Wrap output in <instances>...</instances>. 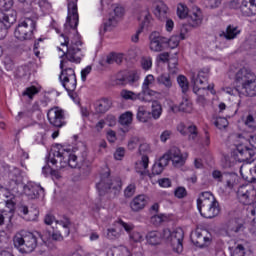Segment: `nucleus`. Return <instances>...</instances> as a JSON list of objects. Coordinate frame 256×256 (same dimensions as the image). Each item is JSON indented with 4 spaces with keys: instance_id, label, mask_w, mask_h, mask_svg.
<instances>
[{
    "instance_id": "20",
    "label": "nucleus",
    "mask_w": 256,
    "mask_h": 256,
    "mask_svg": "<svg viewBox=\"0 0 256 256\" xmlns=\"http://www.w3.org/2000/svg\"><path fill=\"white\" fill-rule=\"evenodd\" d=\"M191 241L196 247L203 248L209 243L210 239L207 237V231L196 229L191 235Z\"/></svg>"
},
{
    "instance_id": "57",
    "label": "nucleus",
    "mask_w": 256,
    "mask_h": 256,
    "mask_svg": "<svg viewBox=\"0 0 256 256\" xmlns=\"http://www.w3.org/2000/svg\"><path fill=\"white\" fill-rule=\"evenodd\" d=\"M222 1L223 0H205V5L210 9H217V7L221 5Z\"/></svg>"
},
{
    "instance_id": "42",
    "label": "nucleus",
    "mask_w": 256,
    "mask_h": 256,
    "mask_svg": "<svg viewBox=\"0 0 256 256\" xmlns=\"http://www.w3.org/2000/svg\"><path fill=\"white\" fill-rule=\"evenodd\" d=\"M177 83L180 89H182V93H187V91H189V81L187 80V77L179 75L177 77Z\"/></svg>"
},
{
    "instance_id": "22",
    "label": "nucleus",
    "mask_w": 256,
    "mask_h": 256,
    "mask_svg": "<svg viewBox=\"0 0 256 256\" xmlns=\"http://www.w3.org/2000/svg\"><path fill=\"white\" fill-rule=\"evenodd\" d=\"M141 19H143V21L140 24V28L136 31V34L132 36L133 43L139 42V35L143 33V29H145V27H149V25L151 24V14L149 13V11H142L139 20Z\"/></svg>"
},
{
    "instance_id": "46",
    "label": "nucleus",
    "mask_w": 256,
    "mask_h": 256,
    "mask_svg": "<svg viewBox=\"0 0 256 256\" xmlns=\"http://www.w3.org/2000/svg\"><path fill=\"white\" fill-rule=\"evenodd\" d=\"M164 221H167V216L165 215H154L150 218V222L152 225H155V227H159Z\"/></svg>"
},
{
    "instance_id": "30",
    "label": "nucleus",
    "mask_w": 256,
    "mask_h": 256,
    "mask_svg": "<svg viewBox=\"0 0 256 256\" xmlns=\"http://www.w3.org/2000/svg\"><path fill=\"white\" fill-rule=\"evenodd\" d=\"M149 167V156L143 155L141 161L136 162L135 171L139 173L141 177L147 175V168Z\"/></svg>"
},
{
    "instance_id": "31",
    "label": "nucleus",
    "mask_w": 256,
    "mask_h": 256,
    "mask_svg": "<svg viewBox=\"0 0 256 256\" xmlns=\"http://www.w3.org/2000/svg\"><path fill=\"white\" fill-rule=\"evenodd\" d=\"M145 205H147V198H145V195L135 197L130 203V207L134 212L145 209Z\"/></svg>"
},
{
    "instance_id": "37",
    "label": "nucleus",
    "mask_w": 256,
    "mask_h": 256,
    "mask_svg": "<svg viewBox=\"0 0 256 256\" xmlns=\"http://www.w3.org/2000/svg\"><path fill=\"white\" fill-rule=\"evenodd\" d=\"M158 85H163L165 89L169 90L173 87V78L171 74H161L156 78Z\"/></svg>"
},
{
    "instance_id": "26",
    "label": "nucleus",
    "mask_w": 256,
    "mask_h": 256,
    "mask_svg": "<svg viewBox=\"0 0 256 256\" xmlns=\"http://www.w3.org/2000/svg\"><path fill=\"white\" fill-rule=\"evenodd\" d=\"M227 233H241L245 230L243 220L239 218L231 219L226 224Z\"/></svg>"
},
{
    "instance_id": "62",
    "label": "nucleus",
    "mask_w": 256,
    "mask_h": 256,
    "mask_svg": "<svg viewBox=\"0 0 256 256\" xmlns=\"http://www.w3.org/2000/svg\"><path fill=\"white\" fill-rule=\"evenodd\" d=\"M125 197H133L135 195V184H130L127 186V188L124 190Z\"/></svg>"
},
{
    "instance_id": "13",
    "label": "nucleus",
    "mask_w": 256,
    "mask_h": 256,
    "mask_svg": "<svg viewBox=\"0 0 256 256\" xmlns=\"http://www.w3.org/2000/svg\"><path fill=\"white\" fill-rule=\"evenodd\" d=\"M197 207L200 215L205 219H213L217 217L221 211L217 200H214L213 202L205 201L204 204H199Z\"/></svg>"
},
{
    "instance_id": "3",
    "label": "nucleus",
    "mask_w": 256,
    "mask_h": 256,
    "mask_svg": "<svg viewBox=\"0 0 256 256\" xmlns=\"http://www.w3.org/2000/svg\"><path fill=\"white\" fill-rule=\"evenodd\" d=\"M39 239H43V235H41V233L21 230L14 235L13 244L19 253L27 255L29 253H33V251L37 249Z\"/></svg>"
},
{
    "instance_id": "12",
    "label": "nucleus",
    "mask_w": 256,
    "mask_h": 256,
    "mask_svg": "<svg viewBox=\"0 0 256 256\" xmlns=\"http://www.w3.org/2000/svg\"><path fill=\"white\" fill-rule=\"evenodd\" d=\"M79 25V13L77 12V0H68V16L66 18L65 33H67V28L77 29Z\"/></svg>"
},
{
    "instance_id": "29",
    "label": "nucleus",
    "mask_w": 256,
    "mask_h": 256,
    "mask_svg": "<svg viewBox=\"0 0 256 256\" xmlns=\"http://www.w3.org/2000/svg\"><path fill=\"white\" fill-rule=\"evenodd\" d=\"M169 11V8L163 1H159L155 5L154 9V15L159 19L160 21H165L167 19V12Z\"/></svg>"
},
{
    "instance_id": "23",
    "label": "nucleus",
    "mask_w": 256,
    "mask_h": 256,
    "mask_svg": "<svg viewBox=\"0 0 256 256\" xmlns=\"http://www.w3.org/2000/svg\"><path fill=\"white\" fill-rule=\"evenodd\" d=\"M240 11L244 17H253L256 15V0H243Z\"/></svg>"
},
{
    "instance_id": "6",
    "label": "nucleus",
    "mask_w": 256,
    "mask_h": 256,
    "mask_svg": "<svg viewBox=\"0 0 256 256\" xmlns=\"http://www.w3.org/2000/svg\"><path fill=\"white\" fill-rule=\"evenodd\" d=\"M37 27V20L33 18H25L22 22H20L15 31L14 36L18 41H29V39H33V31Z\"/></svg>"
},
{
    "instance_id": "21",
    "label": "nucleus",
    "mask_w": 256,
    "mask_h": 256,
    "mask_svg": "<svg viewBox=\"0 0 256 256\" xmlns=\"http://www.w3.org/2000/svg\"><path fill=\"white\" fill-rule=\"evenodd\" d=\"M237 157L240 163H251V159L255 157V150L246 146L237 147Z\"/></svg>"
},
{
    "instance_id": "10",
    "label": "nucleus",
    "mask_w": 256,
    "mask_h": 256,
    "mask_svg": "<svg viewBox=\"0 0 256 256\" xmlns=\"http://www.w3.org/2000/svg\"><path fill=\"white\" fill-rule=\"evenodd\" d=\"M17 21V11H0V40L7 37V30Z\"/></svg>"
},
{
    "instance_id": "32",
    "label": "nucleus",
    "mask_w": 256,
    "mask_h": 256,
    "mask_svg": "<svg viewBox=\"0 0 256 256\" xmlns=\"http://www.w3.org/2000/svg\"><path fill=\"white\" fill-rule=\"evenodd\" d=\"M119 123L122 125L121 131L123 133H128L129 132V125L133 123V113L132 112H125L119 117Z\"/></svg>"
},
{
    "instance_id": "16",
    "label": "nucleus",
    "mask_w": 256,
    "mask_h": 256,
    "mask_svg": "<svg viewBox=\"0 0 256 256\" xmlns=\"http://www.w3.org/2000/svg\"><path fill=\"white\" fill-rule=\"evenodd\" d=\"M18 210L23 214L25 221H37L39 219V208L36 205L27 206L20 204Z\"/></svg>"
},
{
    "instance_id": "5",
    "label": "nucleus",
    "mask_w": 256,
    "mask_h": 256,
    "mask_svg": "<svg viewBox=\"0 0 256 256\" xmlns=\"http://www.w3.org/2000/svg\"><path fill=\"white\" fill-rule=\"evenodd\" d=\"M121 179L115 178L111 179V173L109 171L100 175V181L96 183V188L99 195H107L110 193L113 197H117L121 193Z\"/></svg>"
},
{
    "instance_id": "58",
    "label": "nucleus",
    "mask_w": 256,
    "mask_h": 256,
    "mask_svg": "<svg viewBox=\"0 0 256 256\" xmlns=\"http://www.w3.org/2000/svg\"><path fill=\"white\" fill-rule=\"evenodd\" d=\"M129 237L133 243H141V241H143V235H141L139 232H131Z\"/></svg>"
},
{
    "instance_id": "34",
    "label": "nucleus",
    "mask_w": 256,
    "mask_h": 256,
    "mask_svg": "<svg viewBox=\"0 0 256 256\" xmlns=\"http://www.w3.org/2000/svg\"><path fill=\"white\" fill-rule=\"evenodd\" d=\"M163 239V231H150L146 235V240L149 245H159Z\"/></svg>"
},
{
    "instance_id": "25",
    "label": "nucleus",
    "mask_w": 256,
    "mask_h": 256,
    "mask_svg": "<svg viewBox=\"0 0 256 256\" xmlns=\"http://www.w3.org/2000/svg\"><path fill=\"white\" fill-rule=\"evenodd\" d=\"M209 77V70L206 71H200L198 72L197 77H195V74L192 76V83H193V93L197 95L198 91H201V88H199V85H203L204 83H207V79Z\"/></svg>"
},
{
    "instance_id": "1",
    "label": "nucleus",
    "mask_w": 256,
    "mask_h": 256,
    "mask_svg": "<svg viewBox=\"0 0 256 256\" xmlns=\"http://www.w3.org/2000/svg\"><path fill=\"white\" fill-rule=\"evenodd\" d=\"M50 163L52 165H57L58 161L60 163V169H65V167H70L71 169H79V176L81 179H87L91 175V171L93 166L91 165V161L84 158L79 165V161L77 160V155L71 152V150L61 149V145H57V150H52L49 154Z\"/></svg>"
},
{
    "instance_id": "47",
    "label": "nucleus",
    "mask_w": 256,
    "mask_h": 256,
    "mask_svg": "<svg viewBox=\"0 0 256 256\" xmlns=\"http://www.w3.org/2000/svg\"><path fill=\"white\" fill-rule=\"evenodd\" d=\"M214 125L217 129H225L229 125V121L225 117H217Z\"/></svg>"
},
{
    "instance_id": "36",
    "label": "nucleus",
    "mask_w": 256,
    "mask_h": 256,
    "mask_svg": "<svg viewBox=\"0 0 256 256\" xmlns=\"http://www.w3.org/2000/svg\"><path fill=\"white\" fill-rule=\"evenodd\" d=\"M95 105L96 113H107V111L111 109L112 103L109 99L102 98L101 100L97 101Z\"/></svg>"
},
{
    "instance_id": "38",
    "label": "nucleus",
    "mask_w": 256,
    "mask_h": 256,
    "mask_svg": "<svg viewBox=\"0 0 256 256\" xmlns=\"http://www.w3.org/2000/svg\"><path fill=\"white\" fill-rule=\"evenodd\" d=\"M137 119L141 123H147L151 119V112L147 111L145 107L140 106L137 112Z\"/></svg>"
},
{
    "instance_id": "33",
    "label": "nucleus",
    "mask_w": 256,
    "mask_h": 256,
    "mask_svg": "<svg viewBox=\"0 0 256 256\" xmlns=\"http://www.w3.org/2000/svg\"><path fill=\"white\" fill-rule=\"evenodd\" d=\"M225 189H235L239 185V176L235 173L224 174Z\"/></svg>"
},
{
    "instance_id": "35",
    "label": "nucleus",
    "mask_w": 256,
    "mask_h": 256,
    "mask_svg": "<svg viewBox=\"0 0 256 256\" xmlns=\"http://www.w3.org/2000/svg\"><path fill=\"white\" fill-rule=\"evenodd\" d=\"M239 33H241V30H239V28L229 25L226 28V31L220 33V37H224V39H227V41H231L235 39L237 35H239Z\"/></svg>"
},
{
    "instance_id": "4",
    "label": "nucleus",
    "mask_w": 256,
    "mask_h": 256,
    "mask_svg": "<svg viewBox=\"0 0 256 256\" xmlns=\"http://www.w3.org/2000/svg\"><path fill=\"white\" fill-rule=\"evenodd\" d=\"M61 37H64V42L61 43L62 47H67V51H63L62 56L60 58L62 59L60 62V69L61 73L63 71H69V69H73L69 67L70 63H81V48H79V45H81V42H75L69 44V37L65 36V34H61Z\"/></svg>"
},
{
    "instance_id": "48",
    "label": "nucleus",
    "mask_w": 256,
    "mask_h": 256,
    "mask_svg": "<svg viewBox=\"0 0 256 256\" xmlns=\"http://www.w3.org/2000/svg\"><path fill=\"white\" fill-rule=\"evenodd\" d=\"M245 125L252 129H256V112L247 115Z\"/></svg>"
},
{
    "instance_id": "11",
    "label": "nucleus",
    "mask_w": 256,
    "mask_h": 256,
    "mask_svg": "<svg viewBox=\"0 0 256 256\" xmlns=\"http://www.w3.org/2000/svg\"><path fill=\"white\" fill-rule=\"evenodd\" d=\"M60 82L62 87L68 92L73 93L77 89V75L75 74L74 69H68L63 71L59 75Z\"/></svg>"
},
{
    "instance_id": "41",
    "label": "nucleus",
    "mask_w": 256,
    "mask_h": 256,
    "mask_svg": "<svg viewBox=\"0 0 256 256\" xmlns=\"http://www.w3.org/2000/svg\"><path fill=\"white\" fill-rule=\"evenodd\" d=\"M187 135L189 141H197V138L199 137V130L194 124L187 126Z\"/></svg>"
},
{
    "instance_id": "50",
    "label": "nucleus",
    "mask_w": 256,
    "mask_h": 256,
    "mask_svg": "<svg viewBox=\"0 0 256 256\" xmlns=\"http://www.w3.org/2000/svg\"><path fill=\"white\" fill-rule=\"evenodd\" d=\"M163 167L160 163L156 162L154 163L152 167V173L149 174V177H155V175H161L163 173Z\"/></svg>"
},
{
    "instance_id": "24",
    "label": "nucleus",
    "mask_w": 256,
    "mask_h": 256,
    "mask_svg": "<svg viewBox=\"0 0 256 256\" xmlns=\"http://www.w3.org/2000/svg\"><path fill=\"white\" fill-rule=\"evenodd\" d=\"M139 81V73L133 71L126 76L117 75L116 85H135Z\"/></svg>"
},
{
    "instance_id": "64",
    "label": "nucleus",
    "mask_w": 256,
    "mask_h": 256,
    "mask_svg": "<svg viewBox=\"0 0 256 256\" xmlns=\"http://www.w3.org/2000/svg\"><path fill=\"white\" fill-rule=\"evenodd\" d=\"M179 111L189 113V111H191V104H189V101L185 100L184 102L180 103Z\"/></svg>"
},
{
    "instance_id": "54",
    "label": "nucleus",
    "mask_w": 256,
    "mask_h": 256,
    "mask_svg": "<svg viewBox=\"0 0 256 256\" xmlns=\"http://www.w3.org/2000/svg\"><path fill=\"white\" fill-rule=\"evenodd\" d=\"M212 177L215 181H218V183H224L225 181V174L221 173L219 170H214L212 172Z\"/></svg>"
},
{
    "instance_id": "59",
    "label": "nucleus",
    "mask_w": 256,
    "mask_h": 256,
    "mask_svg": "<svg viewBox=\"0 0 256 256\" xmlns=\"http://www.w3.org/2000/svg\"><path fill=\"white\" fill-rule=\"evenodd\" d=\"M137 145H139V137L134 136L128 142V149L133 151V149H136Z\"/></svg>"
},
{
    "instance_id": "55",
    "label": "nucleus",
    "mask_w": 256,
    "mask_h": 256,
    "mask_svg": "<svg viewBox=\"0 0 256 256\" xmlns=\"http://www.w3.org/2000/svg\"><path fill=\"white\" fill-rule=\"evenodd\" d=\"M174 195L175 197H177V199H183L184 197H187V190L185 189V187H178L174 191Z\"/></svg>"
},
{
    "instance_id": "17",
    "label": "nucleus",
    "mask_w": 256,
    "mask_h": 256,
    "mask_svg": "<svg viewBox=\"0 0 256 256\" xmlns=\"http://www.w3.org/2000/svg\"><path fill=\"white\" fill-rule=\"evenodd\" d=\"M170 161H172L174 167H183L185 161H187V154H181V150L177 146H173L168 151Z\"/></svg>"
},
{
    "instance_id": "45",
    "label": "nucleus",
    "mask_w": 256,
    "mask_h": 256,
    "mask_svg": "<svg viewBox=\"0 0 256 256\" xmlns=\"http://www.w3.org/2000/svg\"><path fill=\"white\" fill-rule=\"evenodd\" d=\"M37 93H39V89H37V87L35 86H31L28 87L24 90V92L22 93L23 97H29V99H33V97H35V95H37Z\"/></svg>"
},
{
    "instance_id": "52",
    "label": "nucleus",
    "mask_w": 256,
    "mask_h": 256,
    "mask_svg": "<svg viewBox=\"0 0 256 256\" xmlns=\"http://www.w3.org/2000/svg\"><path fill=\"white\" fill-rule=\"evenodd\" d=\"M226 93H228V95H239V97H243V94H241V86L237 84L234 88H226Z\"/></svg>"
},
{
    "instance_id": "28",
    "label": "nucleus",
    "mask_w": 256,
    "mask_h": 256,
    "mask_svg": "<svg viewBox=\"0 0 256 256\" xmlns=\"http://www.w3.org/2000/svg\"><path fill=\"white\" fill-rule=\"evenodd\" d=\"M242 97H255L256 96V76L244 87H240Z\"/></svg>"
},
{
    "instance_id": "18",
    "label": "nucleus",
    "mask_w": 256,
    "mask_h": 256,
    "mask_svg": "<svg viewBox=\"0 0 256 256\" xmlns=\"http://www.w3.org/2000/svg\"><path fill=\"white\" fill-rule=\"evenodd\" d=\"M254 190L251 186H240L237 191V197L242 205H251L253 203Z\"/></svg>"
},
{
    "instance_id": "43",
    "label": "nucleus",
    "mask_w": 256,
    "mask_h": 256,
    "mask_svg": "<svg viewBox=\"0 0 256 256\" xmlns=\"http://www.w3.org/2000/svg\"><path fill=\"white\" fill-rule=\"evenodd\" d=\"M163 113V108L161 107V104L159 102L154 101L152 103V117L153 119H159L161 117V114Z\"/></svg>"
},
{
    "instance_id": "7",
    "label": "nucleus",
    "mask_w": 256,
    "mask_h": 256,
    "mask_svg": "<svg viewBox=\"0 0 256 256\" xmlns=\"http://www.w3.org/2000/svg\"><path fill=\"white\" fill-rule=\"evenodd\" d=\"M185 233L183 229L176 228L173 231L171 229L165 228L163 230V239L166 243H169L176 253H181L183 251V239Z\"/></svg>"
},
{
    "instance_id": "15",
    "label": "nucleus",
    "mask_w": 256,
    "mask_h": 256,
    "mask_svg": "<svg viewBox=\"0 0 256 256\" xmlns=\"http://www.w3.org/2000/svg\"><path fill=\"white\" fill-rule=\"evenodd\" d=\"M47 118L53 127L61 128L65 125V112L57 107L48 111Z\"/></svg>"
},
{
    "instance_id": "44",
    "label": "nucleus",
    "mask_w": 256,
    "mask_h": 256,
    "mask_svg": "<svg viewBox=\"0 0 256 256\" xmlns=\"http://www.w3.org/2000/svg\"><path fill=\"white\" fill-rule=\"evenodd\" d=\"M183 39H185L183 34H180L179 36L175 35V36H172L171 38H168V47H170L171 49H175V47L179 45V41Z\"/></svg>"
},
{
    "instance_id": "56",
    "label": "nucleus",
    "mask_w": 256,
    "mask_h": 256,
    "mask_svg": "<svg viewBox=\"0 0 256 256\" xmlns=\"http://www.w3.org/2000/svg\"><path fill=\"white\" fill-rule=\"evenodd\" d=\"M120 236H121V234H119V232H117V230L115 228H110L107 230L106 237L108 239H111V240L119 239Z\"/></svg>"
},
{
    "instance_id": "8",
    "label": "nucleus",
    "mask_w": 256,
    "mask_h": 256,
    "mask_svg": "<svg viewBox=\"0 0 256 256\" xmlns=\"http://www.w3.org/2000/svg\"><path fill=\"white\" fill-rule=\"evenodd\" d=\"M125 14V9L123 7H116L114 10L108 15L107 18L103 20V23L100 27V35H105L107 31H111L113 27H117V23L121 21V17Z\"/></svg>"
},
{
    "instance_id": "60",
    "label": "nucleus",
    "mask_w": 256,
    "mask_h": 256,
    "mask_svg": "<svg viewBox=\"0 0 256 256\" xmlns=\"http://www.w3.org/2000/svg\"><path fill=\"white\" fill-rule=\"evenodd\" d=\"M13 7V0H0V9H5L9 11Z\"/></svg>"
},
{
    "instance_id": "40",
    "label": "nucleus",
    "mask_w": 256,
    "mask_h": 256,
    "mask_svg": "<svg viewBox=\"0 0 256 256\" xmlns=\"http://www.w3.org/2000/svg\"><path fill=\"white\" fill-rule=\"evenodd\" d=\"M33 117V111L31 110H22L18 112V114L15 116V121L17 123H21V121H27V119H31Z\"/></svg>"
},
{
    "instance_id": "53",
    "label": "nucleus",
    "mask_w": 256,
    "mask_h": 256,
    "mask_svg": "<svg viewBox=\"0 0 256 256\" xmlns=\"http://www.w3.org/2000/svg\"><path fill=\"white\" fill-rule=\"evenodd\" d=\"M141 65H142V68L145 69V71H149V69L153 67V61L151 60V57L142 58Z\"/></svg>"
},
{
    "instance_id": "2",
    "label": "nucleus",
    "mask_w": 256,
    "mask_h": 256,
    "mask_svg": "<svg viewBox=\"0 0 256 256\" xmlns=\"http://www.w3.org/2000/svg\"><path fill=\"white\" fill-rule=\"evenodd\" d=\"M10 179V189L14 193H19L23 189L25 195L29 199H39L41 195H45V189L36 183L30 182L28 184H23V176L21 175V170L14 168L9 172Z\"/></svg>"
},
{
    "instance_id": "14",
    "label": "nucleus",
    "mask_w": 256,
    "mask_h": 256,
    "mask_svg": "<svg viewBox=\"0 0 256 256\" xmlns=\"http://www.w3.org/2000/svg\"><path fill=\"white\" fill-rule=\"evenodd\" d=\"M169 47V38L161 36L159 32H153L150 35V49L155 53L165 51Z\"/></svg>"
},
{
    "instance_id": "39",
    "label": "nucleus",
    "mask_w": 256,
    "mask_h": 256,
    "mask_svg": "<svg viewBox=\"0 0 256 256\" xmlns=\"http://www.w3.org/2000/svg\"><path fill=\"white\" fill-rule=\"evenodd\" d=\"M205 201L212 203L213 201H217V199H215V196L211 192H202L197 199V205H204Z\"/></svg>"
},
{
    "instance_id": "61",
    "label": "nucleus",
    "mask_w": 256,
    "mask_h": 256,
    "mask_svg": "<svg viewBox=\"0 0 256 256\" xmlns=\"http://www.w3.org/2000/svg\"><path fill=\"white\" fill-rule=\"evenodd\" d=\"M140 155H147V153H151V147L147 143L140 144L139 146Z\"/></svg>"
},
{
    "instance_id": "9",
    "label": "nucleus",
    "mask_w": 256,
    "mask_h": 256,
    "mask_svg": "<svg viewBox=\"0 0 256 256\" xmlns=\"http://www.w3.org/2000/svg\"><path fill=\"white\" fill-rule=\"evenodd\" d=\"M177 15L179 19H185L188 17L190 27H199L203 21V15H201V9L196 8V11L189 14V9L183 4H179L177 8Z\"/></svg>"
},
{
    "instance_id": "49",
    "label": "nucleus",
    "mask_w": 256,
    "mask_h": 256,
    "mask_svg": "<svg viewBox=\"0 0 256 256\" xmlns=\"http://www.w3.org/2000/svg\"><path fill=\"white\" fill-rule=\"evenodd\" d=\"M22 125H23V129H27L29 127H35V125H38L40 128L43 127V124H40L39 122L34 120L33 116L31 118H26V120Z\"/></svg>"
},
{
    "instance_id": "63",
    "label": "nucleus",
    "mask_w": 256,
    "mask_h": 256,
    "mask_svg": "<svg viewBox=\"0 0 256 256\" xmlns=\"http://www.w3.org/2000/svg\"><path fill=\"white\" fill-rule=\"evenodd\" d=\"M123 157H125V148L120 147L115 151L114 159H116V161H121Z\"/></svg>"
},
{
    "instance_id": "51",
    "label": "nucleus",
    "mask_w": 256,
    "mask_h": 256,
    "mask_svg": "<svg viewBox=\"0 0 256 256\" xmlns=\"http://www.w3.org/2000/svg\"><path fill=\"white\" fill-rule=\"evenodd\" d=\"M153 81H155V77L153 75H148L146 76L145 80H144V83H143V86H142V90L145 95V91H147V89H149V85H151V83H153Z\"/></svg>"
},
{
    "instance_id": "19",
    "label": "nucleus",
    "mask_w": 256,
    "mask_h": 256,
    "mask_svg": "<svg viewBox=\"0 0 256 256\" xmlns=\"http://www.w3.org/2000/svg\"><path fill=\"white\" fill-rule=\"evenodd\" d=\"M255 74L251 72V70L247 68H241L235 75V83L239 85V87H244L248 84L252 79H254Z\"/></svg>"
},
{
    "instance_id": "27",
    "label": "nucleus",
    "mask_w": 256,
    "mask_h": 256,
    "mask_svg": "<svg viewBox=\"0 0 256 256\" xmlns=\"http://www.w3.org/2000/svg\"><path fill=\"white\" fill-rule=\"evenodd\" d=\"M120 95H121L122 98L125 99V101H137V99L139 101H147V99H145V93L144 92L135 93V92L130 91V90H122Z\"/></svg>"
}]
</instances>
